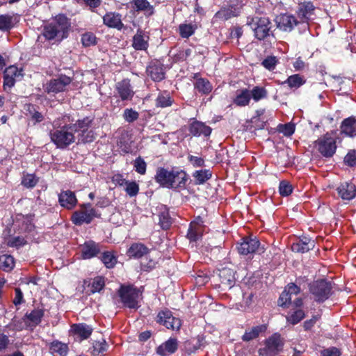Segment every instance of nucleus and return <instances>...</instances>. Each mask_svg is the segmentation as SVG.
<instances>
[{
    "mask_svg": "<svg viewBox=\"0 0 356 356\" xmlns=\"http://www.w3.org/2000/svg\"><path fill=\"white\" fill-rule=\"evenodd\" d=\"M341 352L335 347H330L321 351V356H340Z\"/></svg>",
    "mask_w": 356,
    "mask_h": 356,
    "instance_id": "0e129e2a",
    "label": "nucleus"
},
{
    "mask_svg": "<svg viewBox=\"0 0 356 356\" xmlns=\"http://www.w3.org/2000/svg\"><path fill=\"white\" fill-rule=\"evenodd\" d=\"M130 6L137 13H143L146 16H151L154 13V8L147 0H131Z\"/></svg>",
    "mask_w": 356,
    "mask_h": 356,
    "instance_id": "5701e85b",
    "label": "nucleus"
},
{
    "mask_svg": "<svg viewBox=\"0 0 356 356\" xmlns=\"http://www.w3.org/2000/svg\"><path fill=\"white\" fill-rule=\"evenodd\" d=\"M97 42V38L93 33L87 32L81 35V43L86 47L95 45Z\"/></svg>",
    "mask_w": 356,
    "mask_h": 356,
    "instance_id": "3c124183",
    "label": "nucleus"
},
{
    "mask_svg": "<svg viewBox=\"0 0 356 356\" xmlns=\"http://www.w3.org/2000/svg\"><path fill=\"white\" fill-rule=\"evenodd\" d=\"M100 252V244L94 241H87L81 245V257L83 259H90L95 257Z\"/></svg>",
    "mask_w": 356,
    "mask_h": 356,
    "instance_id": "a211bd4d",
    "label": "nucleus"
},
{
    "mask_svg": "<svg viewBox=\"0 0 356 356\" xmlns=\"http://www.w3.org/2000/svg\"><path fill=\"white\" fill-rule=\"evenodd\" d=\"M70 25V20L65 15H58L44 26L42 35L48 40H62L67 38Z\"/></svg>",
    "mask_w": 356,
    "mask_h": 356,
    "instance_id": "7ed1b4c3",
    "label": "nucleus"
},
{
    "mask_svg": "<svg viewBox=\"0 0 356 356\" xmlns=\"http://www.w3.org/2000/svg\"><path fill=\"white\" fill-rule=\"evenodd\" d=\"M278 63V59L276 56H267L261 63V65L267 70L272 71L275 70L277 64Z\"/></svg>",
    "mask_w": 356,
    "mask_h": 356,
    "instance_id": "5fc2aeb1",
    "label": "nucleus"
},
{
    "mask_svg": "<svg viewBox=\"0 0 356 356\" xmlns=\"http://www.w3.org/2000/svg\"><path fill=\"white\" fill-rule=\"evenodd\" d=\"M193 177L197 184H202L211 177V172L209 170H200L193 172Z\"/></svg>",
    "mask_w": 356,
    "mask_h": 356,
    "instance_id": "79ce46f5",
    "label": "nucleus"
},
{
    "mask_svg": "<svg viewBox=\"0 0 356 356\" xmlns=\"http://www.w3.org/2000/svg\"><path fill=\"white\" fill-rule=\"evenodd\" d=\"M204 231V222L200 217L192 221L187 233V238L191 242L198 241Z\"/></svg>",
    "mask_w": 356,
    "mask_h": 356,
    "instance_id": "f3484780",
    "label": "nucleus"
},
{
    "mask_svg": "<svg viewBox=\"0 0 356 356\" xmlns=\"http://www.w3.org/2000/svg\"><path fill=\"white\" fill-rule=\"evenodd\" d=\"M157 321L168 329L178 330L181 325V320L172 316L169 310L161 311L158 314Z\"/></svg>",
    "mask_w": 356,
    "mask_h": 356,
    "instance_id": "ddd939ff",
    "label": "nucleus"
},
{
    "mask_svg": "<svg viewBox=\"0 0 356 356\" xmlns=\"http://www.w3.org/2000/svg\"><path fill=\"white\" fill-rule=\"evenodd\" d=\"M284 340L279 333H274L265 341V347L259 350L260 356H275L284 347Z\"/></svg>",
    "mask_w": 356,
    "mask_h": 356,
    "instance_id": "6e6552de",
    "label": "nucleus"
},
{
    "mask_svg": "<svg viewBox=\"0 0 356 356\" xmlns=\"http://www.w3.org/2000/svg\"><path fill=\"white\" fill-rule=\"evenodd\" d=\"M38 182V178L33 174H27L24 175L22 184L28 188H33Z\"/></svg>",
    "mask_w": 356,
    "mask_h": 356,
    "instance_id": "603ef678",
    "label": "nucleus"
},
{
    "mask_svg": "<svg viewBox=\"0 0 356 356\" xmlns=\"http://www.w3.org/2000/svg\"><path fill=\"white\" fill-rule=\"evenodd\" d=\"M172 104V98L170 94L167 92L160 93L156 99V105L158 107L165 108L170 106Z\"/></svg>",
    "mask_w": 356,
    "mask_h": 356,
    "instance_id": "c03bdc74",
    "label": "nucleus"
},
{
    "mask_svg": "<svg viewBox=\"0 0 356 356\" xmlns=\"http://www.w3.org/2000/svg\"><path fill=\"white\" fill-rule=\"evenodd\" d=\"M331 291V284L323 280L314 281L309 285V291L316 302H322L328 299Z\"/></svg>",
    "mask_w": 356,
    "mask_h": 356,
    "instance_id": "1a4fd4ad",
    "label": "nucleus"
},
{
    "mask_svg": "<svg viewBox=\"0 0 356 356\" xmlns=\"http://www.w3.org/2000/svg\"><path fill=\"white\" fill-rule=\"evenodd\" d=\"M195 82L194 83L195 88L200 93L207 95L210 93L213 89L211 83L206 79L197 78V74L194 76Z\"/></svg>",
    "mask_w": 356,
    "mask_h": 356,
    "instance_id": "473e14b6",
    "label": "nucleus"
},
{
    "mask_svg": "<svg viewBox=\"0 0 356 356\" xmlns=\"http://www.w3.org/2000/svg\"><path fill=\"white\" fill-rule=\"evenodd\" d=\"M314 241L304 237L298 242L293 243L291 245V250L296 252L305 253L314 248Z\"/></svg>",
    "mask_w": 356,
    "mask_h": 356,
    "instance_id": "cd10ccee",
    "label": "nucleus"
},
{
    "mask_svg": "<svg viewBox=\"0 0 356 356\" xmlns=\"http://www.w3.org/2000/svg\"><path fill=\"white\" fill-rule=\"evenodd\" d=\"M105 286V279L104 277L97 276L95 277L92 282L88 285L90 287V293H95L100 292Z\"/></svg>",
    "mask_w": 356,
    "mask_h": 356,
    "instance_id": "37998d69",
    "label": "nucleus"
},
{
    "mask_svg": "<svg viewBox=\"0 0 356 356\" xmlns=\"http://www.w3.org/2000/svg\"><path fill=\"white\" fill-rule=\"evenodd\" d=\"M219 277L221 284L225 286L232 288L235 284V275L230 268H222L220 270Z\"/></svg>",
    "mask_w": 356,
    "mask_h": 356,
    "instance_id": "c756f323",
    "label": "nucleus"
},
{
    "mask_svg": "<svg viewBox=\"0 0 356 356\" xmlns=\"http://www.w3.org/2000/svg\"><path fill=\"white\" fill-rule=\"evenodd\" d=\"M121 17V15L118 13H107L103 17V23L109 28H113L120 31L124 28Z\"/></svg>",
    "mask_w": 356,
    "mask_h": 356,
    "instance_id": "393cba45",
    "label": "nucleus"
},
{
    "mask_svg": "<svg viewBox=\"0 0 356 356\" xmlns=\"http://www.w3.org/2000/svg\"><path fill=\"white\" fill-rule=\"evenodd\" d=\"M188 131L193 136L208 137L211 135L212 129L204 122L195 120L189 124Z\"/></svg>",
    "mask_w": 356,
    "mask_h": 356,
    "instance_id": "6ab92c4d",
    "label": "nucleus"
},
{
    "mask_svg": "<svg viewBox=\"0 0 356 356\" xmlns=\"http://www.w3.org/2000/svg\"><path fill=\"white\" fill-rule=\"evenodd\" d=\"M188 160L194 167H202L204 165V161L201 157L191 155L188 156Z\"/></svg>",
    "mask_w": 356,
    "mask_h": 356,
    "instance_id": "338daca9",
    "label": "nucleus"
},
{
    "mask_svg": "<svg viewBox=\"0 0 356 356\" xmlns=\"http://www.w3.org/2000/svg\"><path fill=\"white\" fill-rule=\"evenodd\" d=\"M305 83L304 79L300 74L289 76L282 84H287L291 88H298Z\"/></svg>",
    "mask_w": 356,
    "mask_h": 356,
    "instance_id": "a19ab883",
    "label": "nucleus"
},
{
    "mask_svg": "<svg viewBox=\"0 0 356 356\" xmlns=\"http://www.w3.org/2000/svg\"><path fill=\"white\" fill-rule=\"evenodd\" d=\"M118 145L124 153L129 154L132 152L131 144L128 142L123 141L120 139L118 141Z\"/></svg>",
    "mask_w": 356,
    "mask_h": 356,
    "instance_id": "774afa93",
    "label": "nucleus"
},
{
    "mask_svg": "<svg viewBox=\"0 0 356 356\" xmlns=\"http://www.w3.org/2000/svg\"><path fill=\"white\" fill-rule=\"evenodd\" d=\"M115 89L122 101L131 100L134 97V92L129 79H123L117 83Z\"/></svg>",
    "mask_w": 356,
    "mask_h": 356,
    "instance_id": "412c9836",
    "label": "nucleus"
},
{
    "mask_svg": "<svg viewBox=\"0 0 356 356\" xmlns=\"http://www.w3.org/2000/svg\"><path fill=\"white\" fill-rule=\"evenodd\" d=\"M260 243L257 238L245 237L237 247L241 254L247 255L254 253L259 247Z\"/></svg>",
    "mask_w": 356,
    "mask_h": 356,
    "instance_id": "2eb2a0df",
    "label": "nucleus"
},
{
    "mask_svg": "<svg viewBox=\"0 0 356 356\" xmlns=\"http://www.w3.org/2000/svg\"><path fill=\"white\" fill-rule=\"evenodd\" d=\"M72 82L70 77L61 75L56 79H51L46 86L45 90L48 93H58L65 90L67 86H68Z\"/></svg>",
    "mask_w": 356,
    "mask_h": 356,
    "instance_id": "f8f14e48",
    "label": "nucleus"
},
{
    "mask_svg": "<svg viewBox=\"0 0 356 356\" xmlns=\"http://www.w3.org/2000/svg\"><path fill=\"white\" fill-rule=\"evenodd\" d=\"M125 191L130 197L136 196L139 191V186L135 181H127L125 184Z\"/></svg>",
    "mask_w": 356,
    "mask_h": 356,
    "instance_id": "4d7b16f0",
    "label": "nucleus"
},
{
    "mask_svg": "<svg viewBox=\"0 0 356 356\" xmlns=\"http://www.w3.org/2000/svg\"><path fill=\"white\" fill-rule=\"evenodd\" d=\"M25 243H26V241L23 237L15 236V237H13L11 238H10L8 241L7 244L10 247L19 248V247H21L23 245H24Z\"/></svg>",
    "mask_w": 356,
    "mask_h": 356,
    "instance_id": "e2e57ef3",
    "label": "nucleus"
},
{
    "mask_svg": "<svg viewBox=\"0 0 356 356\" xmlns=\"http://www.w3.org/2000/svg\"><path fill=\"white\" fill-rule=\"evenodd\" d=\"M44 314L42 309H35L30 313H26L25 317L29 321L28 325L33 327L37 326L40 323Z\"/></svg>",
    "mask_w": 356,
    "mask_h": 356,
    "instance_id": "72a5a7b5",
    "label": "nucleus"
},
{
    "mask_svg": "<svg viewBox=\"0 0 356 356\" xmlns=\"http://www.w3.org/2000/svg\"><path fill=\"white\" fill-rule=\"evenodd\" d=\"M250 90L247 88H243L236 92L233 103L237 106L244 107L250 104Z\"/></svg>",
    "mask_w": 356,
    "mask_h": 356,
    "instance_id": "c85d7f7f",
    "label": "nucleus"
},
{
    "mask_svg": "<svg viewBox=\"0 0 356 356\" xmlns=\"http://www.w3.org/2000/svg\"><path fill=\"white\" fill-rule=\"evenodd\" d=\"M73 333L81 340L88 339L92 334V329L90 326L83 324H74L72 326Z\"/></svg>",
    "mask_w": 356,
    "mask_h": 356,
    "instance_id": "2f4dec72",
    "label": "nucleus"
},
{
    "mask_svg": "<svg viewBox=\"0 0 356 356\" xmlns=\"http://www.w3.org/2000/svg\"><path fill=\"white\" fill-rule=\"evenodd\" d=\"M338 195L343 200H351L356 197V186L352 182H343L337 188Z\"/></svg>",
    "mask_w": 356,
    "mask_h": 356,
    "instance_id": "aec40b11",
    "label": "nucleus"
},
{
    "mask_svg": "<svg viewBox=\"0 0 356 356\" xmlns=\"http://www.w3.org/2000/svg\"><path fill=\"white\" fill-rule=\"evenodd\" d=\"M293 191L292 186L286 181H282L279 186V192L282 196H289Z\"/></svg>",
    "mask_w": 356,
    "mask_h": 356,
    "instance_id": "13d9d810",
    "label": "nucleus"
},
{
    "mask_svg": "<svg viewBox=\"0 0 356 356\" xmlns=\"http://www.w3.org/2000/svg\"><path fill=\"white\" fill-rule=\"evenodd\" d=\"M28 111L31 115V119L35 120V122H40L44 120L42 114L36 111L33 105L29 104Z\"/></svg>",
    "mask_w": 356,
    "mask_h": 356,
    "instance_id": "680f3d73",
    "label": "nucleus"
},
{
    "mask_svg": "<svg viewBox=\"0 0 356 356\" xmlns=\"http://www.w3.org/2000/svg\"><path fill=\"white\" fill-rule=\"evenodd\" d=\"M134 168L136 172L143 175L146 173L147 163L142 157L138 156L134 161Z\"/></svg>",
    "mask_w": 356,
    "mask_h": 356,
    "instance_id": "864d4df0",
    "label": "nucleus"
},
{
    "mask_svg": "<svg viewBox=\"0 0 356 356\" xmlns=\"http://www.w3.org/2000/svg\"><path fill=\"white\" fill-rule=\"evenodd\" d=\"M15 266L14 257L8 254L0 256V269L6 272L11 271Z\"/></svg>",
    "mask_w": 356,
    "mask_h": 356,
    "instance_id": "4c0bfd02",
    "label": "nucleus"
},
{
    "mask_svg": "<svg viewBox=\"0 0 356 356\" xmlns=\"http://www.w3.org/2000/svg\"><path fill=\"white\" fill-rule=\"evenodd\" d=\"M14 26L13 17L10 15H0V31H8Z\"/></svg>",
    "mask_w": 356,
    "mask_h": 356,
    "instance_id": "49530a36",
    "label": "nucleus"
},
{
    "mask_svg": "<svg viewBox=\"0 0 356 356\" xmlns=\"http://www.w3.org/2000/svg\"><path fill=\"white\" fill-rule=\"evenodd\" d=\"M291 300V296L289 294V292H286V290H284L280 296L279 304L280 306L284 307L289 303Z\"/></svg>",
    "mask_w": 356,
    "mask_h": 356,
    "instance_id": "69168bd1",
    "label": "nucleus"
},
{
    "mask_svg": "<svg viewBox=\"0 0 356 356\" xmlns=\"http://www.w3.org/2000/svg\"><path fill=\"white\" fill-rule=\"evenodd\" d=\"M149 36L141 29H138L133 37L132 47L136 50H146L149 47Z\"/></svg>",
    "mask_w": 356,
    "mask_h": 356,
    "instance_id": "a878e982",
    "label": "nucleus"
},
{
    "mask_svg": "<svg viewBox=\"0 0 356 356\" xmlns=\"http://www.w3.org/2000/svg\"><path fill=\"white\" fill-rule=\"evenodd\" d=\"M154 179L161 186L167 188H184L188 180L187 175L182 170L158 168Z\"/></svg>",
    "mask_w": 356,
    "mask_h": 356,
    "instance_id": "f03ea898",
    "label": "nucleus"
},
{
    "mask_svg": "<svg viewBox=\"0 0 356 356\" xmlns=\"http://www.w3.org/2000/svg\"><path fill=\"white\" fill-rule=\"evenodd\" d=\"M177 348V339L170 337L168 340L161 344L157 348L156 353L161 356H168L175 353Z\"/></svg>",
    "mask_w": 356,
    "mask_h": 356,
    "instance_id": "bb28decb",
    "label": "nucleus"
},
{
    "mask_svg": "<svg viewBox=\"0 0 356 356\" xmlns=\"http://www.w3.org/2000/svg\"><path fill=\"white\" fill-rule=\"evenodd\" d=\"M249 25L254 32V37L263 40L270 35L272 24L267 17H254L248 19Z\"/></svg>",
    "mask_w": 356,
    "mask_h": 356,
    "instance_id": "39448f33",
    "label": "nucleus"
},
{
    "mask_svg": "<svg viewBox=\"0 0 356 356\" xmlns=\"http://www.w3.org/2000/svg\"><path fill=\"white\" fill-rule=\"evenodd\" d=\"M52 353H57L60 356L65 355L67 353V346L58 341H53L50 346Z\"/></svg>",
    "mask_w": 356,
    "mask_h": 356,
    "instance_id": "09e8293b",
    "label": "nucleus"
},
{
    "mask_svg": "<svg viewBox=\"0 0 356 356\" xmlns=\"http://www.w3.org/2000/svg\"><path fill=\"white\" fill-rule=\"evenodd\" d=\"M139 113L132 108H126L123 113L124 120L129 123L133 122L138 120Z\"/></svg>",
    "mask_w": 356,
    "mask_h": 356,
    "instance_id": "6e6d98bb",
    "label": "nucleus"
},
{
    "mask_svg": "<svg viewBox=\"0 0 356 356\" xmlns=\"http://www.w3.org/2000/svg\"><path fill=\"white\" fill-rule=\"evenodd\" d=\"M279 131L285 136H291L295 131V126L291 123L280 124L279 126Z\"/></svg>",
    "mask_w": 356,
    "mask_h": 356,
    "instance_id": "052dcab7",
    "label": "nucleus"
},
{
    "mask_svg": "<svg viewBox=\"0 0 356 356\" xmlns=\"http://www.w3.org/2000/svg\"><path fill=\"white\" fill-rule=\"evenodd\" d=\"M341 134L353 138L356 136V117L350 116L344 119L340 125Z\"/></svg>",
    "mask_w": 356,
    "mask_h": 356,
    "instance_id": "4be33fe9",
    "label": "nucleus"
},
{
    "mask_svg": "<svg viewBox=\"0 0 356 356\" xmlns=\"http://www.w3.org/2000/svg\"><path fill=\"white\" fill-rule=\"evenodd\" d=\"M315 6L311 1H304L298 4L296 14L300 24L306 27L314 14Z\"/></svg>",
    "mask_w": 356,
    "mask_h": 356,
    "instance_id": "9b49d317",
    "label": "nucleus"
},
{
    "mask_svg": "<svg viewBox=\"0 0 356 356\" xmlns=\"http://www.w3.org/2000/svg\"><path fill=\"white\" fill-rule=\"evenodd\" d=\"M159 224L163 229H168L172 224V218L170 216L168 209L165 205L159 207Z\"/></svg>",
    "mask_w": 356,
    "mask_h": 356,
    "instance_id": "7c9ffc66",
    "label": "nucleus"
},
{
    "mask_svg": "<svg viewBox=\"0 0 356 356\" xmlns=\"http://www.w3.org/2000/svg\"><path fill=\"white\" fill-rule=\"evenodd\" d=\"M95 217H98L96 210L88 203L81 204L80 209L72 213L71 220L75 225H81L90 223Z\"/></svg>",
    "mask_w": 356,
    "mask_h": 356,
    "instance_id": "0eeeda50",
    "label": "nucleus"
},
{
    "mask_svg": "<svg viewBox=\"0 0 356 356\" xmlns=\"http://www.w3.org/2000/svg\"><path fill=\"white\" fill-rule=\"evenodd\" d=\"M275 22L277 28L284 31H291L295 26L300 24L295 16L289 14H282L277 16Z\"/></svg>",
    "mask_w": 356,
    "mask_h": 356,
    "instance_id": "dca6fc26",
    "label": "nucleus"
},
{
    "mask_svg": "<svg viewBox=\"0 0 356 356\" xmlns=\"http://www.w3.org/2000/svg\"><path fill=\"white\" fill-rule=\"evenodd\" d=\"M266 329L267 326L266 325H260L252 327L251 329L245 330L244 334L242 337V339L244 341H250L258 337L259 335L261 333L264 332Z\"/></svg>",
    "mask_w": 356,
    "mask_h": 356,
    "instance_id": "f704fd0d",
    "label": "nucleus"
},
{
    "mask_svg": "<svg viewBox=\"0 0 356 356\" xmlns=\"http://www.w3.org/2000/svg\"><path fill=\"white\" fill-rule=\"evenodd\" d=\"M239 10L233 6L222 8L215 14V17L222 20H227L239 15Z\"/></svg>",
    "mask_w": 356,
    "mask_h": 356,
    "instance_id": "c9c22d12",
    "label": "nucleus"
},
{
    "mask_svg": "<svg viewBox=\"0 0 356 356\" xmlns=\"http://www.w3.org/2000/svg\"><path fill=\"white\" fill-rule=\"evenodd\" d=\"M129 254L135 258H140L148 252V248L142 243H134L129 248Z\"/></svg>",
    "mask_w": 356,
    "mask_h": 356,
    "instance_id": "e433bc0d",
    "label": "nucleus"
},
{
    "mask_svg": "<svg viewBox=\"0 0 356 356\" xmlns=\"http://www.w3.org/2000/svg\"><path fill=\"white\" fill-rule=\"evenodd\" d=\"M314 147L324 157H332L337 149L336 139L330 133H326L318 138Z\"/></svg>",
    "mask_w": 356,
    "mask_h": 356,
    "instance_id": "423d86ee",
    "label": "nucleus"
},
{
    "mask_svg": "<svg viewBox=\"0 0 356 356\" xmlns=\"http://www.w3.org/2000/svg\"><path fill=\"white\" fill-rule=\"evenodd\" d=\"M123 305L130 309L139 307V299L142 292L133 285L122 284L118 291Z\"/></svg>",
    "mask_w": 356,
    "mask_h": 356,
    "instance_id": "20e7f679",
    "label": "nucleus"
},
{
    "mask_svg": "<svg viewBox=\"0 0 356 356\" xmlns=\"http://www.w3.org/2000/svg\"><path fill=\"white\" fill-rule=\"evenodd\" d=\"M146 72L154 81H161L165 79L163 64L159 60H152L147 67Z\"/></svg>",
    "mask_w": 356,
    "mask_h": 356,
    "instance_id": "4468645a",
    "label": "nucleus"
},
{
    "mask_svg": "<svg viewBox=\"0 0 356 356\" xmlns=\"http://www.w3.org/2000/svg\"><path fill=\"white\" fill-rule=\"evenodd\" d=\"M196 26L192 24H181L179 26V31L181 38H188L194 34Z\"/></svg>",
    "mask_w": 356,
    "mask_h": 356,
    "instance_id": "a18cd8bd",
    "label": "nucleus"
},
{
    "mask_svg": "<svg viewBox=\"0 0 356 356\" xmlns=\"http://www.w3.org/2000/svg\"><path fill=\"white\" fill-rule=\"evenodd\" d=\"M305 312L301 309H296V311H294L291 314H289L286 317V321L289 323H291L292 325H296V324L298 323L299 322H300L305 318Z\"/></svg>",
    "mask_w": 356,
    "mask_h": 356,
    "instance_id": "de8ad7c7",
    "label": "nucleus"
},
{
    "mask_svg": "<svg viewBox=\"0 0 356 356\" xmlns=\"http://www.w3.org/2000/svg\"><path fill=\"white\" fill-rule=\"evenodd\" d=\"M24 76L23 69L16 65H10L3 72V88H13L15 83Z\"/></svg>",
    "mask_w": 356,
    "mask_h": 356,
    "instance_id": "9d476101",
    "label": "nucleus"
},
{
    "mask_svg": "<svg viewBox=\"0 0 356 356\" xmlns=\"http://www.w3.org/2000/svg\"><path fill=\"white\" fill-rule=\"evenodd\" d=\"M343 161L349 167L356 166V149L350 150L345 156Z\"/></svg>",
    "mask_w": 356,
    "mask_h": 356,
    "instance_id": "bf43d9fd",
    "label": "nucleus"
},
{
    "mask_svg": "<svg viewBox=\"0 0 356 356\" xmlns=\"http://www.w3.org/2000/svg\"><path fill=\"white\" fill-rule=\"evenodd\" d=\"M58 202L61 207L72 209L77 204L75 193L70 190L61 191L58 195Z\"/></svg>",
    "mask_w": 356,
    "mask_h": 356,
    "instance_id": "b1692460",
    "label": "nucleus"
},
{
    "mask_svg": "<svg viewBox=\"0 0 356 356\" xmlns=\"http://www.w3.org/2000/svg\"><path fill=\"white\" fill-rule=\"evenodd\" d=\"M107 343L104 339L96 341L93 343L92 353L94 355L104 354L107 350Z\"/></svg>",
    "mask_w": 356,
    "mask_h": 356,
    "instance_id": "8fccbe9b",
    "label": "nucleus"
},
{
    "mask_svg": "<svg viewBox=\"0 0 356 356\" xmlns=\"http://www.w3.org/2000/svg\"><path fill=\"white\" fill-rule=\"evenodd\" d=\"M100 259L107 268H113L117 264V257L113 252H104Z\"/></svg>",
    "mask_w": 356,
    "mask_h": 356,
    "instance_id": "58836bf2",
    "label": "nucleus"
},
{
    "mask_svg": "<svg viewBox=\"0 0 356 356\" xmlns=\"http://www.w3.org/2000/svg\"><path fill=\"white\" fill-rule=\"evenodd\" d=\"M93 120L89 117L78 120L74 124L69 115H63L53 122L54 130L49 133L51 141L59 149H65L75 142L77 134L78 143H89L95 139L91 127Z\"/></svg>",
    "mask_w": 356,
    "mask_h": 356,
    "instance_id": "f257e3e1",
    "label": "nucleus"
},
{
    "mask_svg": "<svg viewBox=\"0 0 356 356\" xmlns=\"http://www.w3.org/2000/svg\"><path fill=\"white\" fill-rule=\"evenodd\" d=\"M250 98L252 99L255 102H257L263 99H265L268 96V91L264 87L254 86L250 90Z\"/></svg>",
    "mask_w": 356,
    "mask_h": 356,
    "instance_id": "ea45409f",
    "label": "nucleus"
}]
</instances>
